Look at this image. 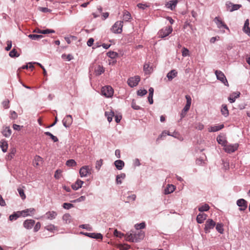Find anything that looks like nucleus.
I'll return each mask as SVG.
<instances>
[{
    "instance_id": "nucleus-1",
    "label": "nucleus",
    "mask_w": 250,
    "mask_h": 250,
    "mask_svg": "<svg viewBox=\"0 0 250 250\" xmlns=\"http://www.w3.org/2000/svg\"><path fill=\"white\" fill-rule=\"evenodd\" d=\"M125 236L126 241L136 243L141 241L144 238L145 233L142 230H131L127 232Z\"/></svg>"
},
{
    "instance_id": "nucleus-2",
    "label": "nucleus",
    "mask_w": 250,
    "mask_h": 250,
    "mask_svg": "<svg viewBox=\"0 0 250 250\" xmlns=\"http://www.w3.org/2000/svg\"><path fill=\"white\" fill-rule=\"evenodd\" d=\"M214 22L215 23L218 28H219L222 33H224L225 31L223 30V28L227 29L229 32L230 30L227 25L219 17H216L214 20Z\"/></svg>"
},
{
    "instance_id": "nucleus-3",
    "label": "nucleus",
    "mask_w": 250,
    "mask_h": 250,
    "mask_svg": "<svg viewBox=\"0 0 250 250\" xmlns=\"http://www.w3.org/2000/svg\"><path fill=\"white\" fill-rule=\"evenodd\" d=\"M114 93V90L111 86L107 85L101 89V94L106 98H111Z\"/></svg>"
},
{
    "instance_id": "nucleus-4",
    "label": "nucleus",
    "mask_w": 250,
    "mask_h": 250,
    "mask_svg": "<svg viewBox=\"0 0 250 250\" xmlns=\"http://www.w3.org/2000/svg\"><path fill=\"white\" fill-rule=\"evenodd\" d=\"M123 26V21H116L111 28L112 32L116 34H119L122 32Z\"/></svg>"
},
{
    "instance_id": "nucleus-5",
    "label": "nucleus",
    "mask_w": 250,
    "mask_h": 250,
    "mask_svg": "<svg viewBox=\"0 0 250 250\" xmlns=\"http://www.w3.org/2000/svg\"><path fill=\"white\" fill-rule=\"evenodd\" d=\"M92 168L89 166H83L79 170L80 175L81 177H85L91 174Z\"/></svg>"
},
{
    "instance_id": "nucleus-6",
    "label": "nucleus",
    "mask_w": 250,
    "mask_h": 250,
    "mask_svg": "<svg viewBox=\"0 0 250 250\" xmlns=\"http://www.w3.org/2000/svg\"><path fill=\"white\" fill-rule=\"evenodd\" d=\"M216 225L215 222L211 219H208L205 224L204 230L206 233L210 232L211 229H213Z\"/></svg>"
},
{
    "instance_id": "nucleus-7",
    "label": "nucleus",
    "mask_w": 250,
    "mask_h": 250,
    "mask_svg": "<svg viewBox=\"0 0 250 250\" xmlns=\"http://www.w3.org/2000/svg\"><path fill=\"white\" fill-rule=\"evenodd\" d=\"M215 74L217 79L220 81L225 85L229 86V84L224 74L220 70H215Z\"/></svg>"
},
{
    "instance_id": "nucleus-8",
    "label": "nucleus",
    "mask_w": 250,
    "mask_h": 250,
    "mask_svg": "<svg viewBox=\"0 0 250 250\" xmlns=\"http://www.w3.org/2000/svg\"><path fill=\"white\" fill-rule=\"evenodd\" d=\"M238 147V144H228L227 143L224 147V149L225 152L230 153L236 151Z\"/></svg>"
},
{
    "instance_id": "nucleus-9",
    "label": "nucleus",
    "mask_w": 250,
    "mask_h": 250,
    "mask_svg": "<svg viewBox=\"0 0 250 250\" xmlns=\"http://www.w3.org/2000/svg\"><path fill=\"white\" fill-rule=\"evenodd\" d=\"M140 81V77L139 76H135L129 78L127 80V83L131 87H134L137 86Z\"/></svg>"
},
{
    "instance_id": "nucleus-10",
    "label": "nucleus",
    "mask_w": 250,
    "mask_h": 250,
    "mask_svg": "<svg viewBox=\"0 0 250 250\" xmlns=\"http://www.w3.org/2000/svg\"><path fill=\"white\" fill-rule=\"evenodd\" d=\"M226 6L227 10L231 12L237 10L242 7L241 4H233L230 1H227Z\"/></svg>"
},
{
    "instance_id": "nucleus-11",
    "label": "nucleus",
    "mask_w": 250,
    "mask_h": 250,
    "mask_svg": "<svg viewBox=\"0 0 250 250\" xmlns=\"http://www.w3.org/2000/svg\"><path fill=\"white\" fill-rule=\"evenodd\" d=\"M172 31V28L171 26H167L161 30L159 32V35L161 38H164L169 35Z\"/></svg>"
},
{
    "instance_id": "nucleus-12",
    "label": "nucleus",
    "mask_w": 250,
    "mask_h": 250,
    "mask_svg": "<svg viewBox=\"0 0 250 250\" xmlns=\"http://www.w3.org/2000/svg\"><path fill=\"white\" fill-rule=\"evenodd\" d=\"M237 205L239 207L240 211H244L247 208V202L244 199H238L236 202Z\"/></svg>"
},
{
    "instance_id": "nucleus-13",
    "label": "nucleus",
    "mask_w": 250,
    "mask_h": 250,
    "mask_svg": "<svg viewBox=\"0 0 250 250\" xmlns=\"http://www.w3.org/2000/svg\"><path fill=\"white\" fill-rule=\"evenodd\" d=\"M62 124L65 127H69L73 122L72 116L70 115H66L62 120Z\"/></svg>"
},
{
    "instance_id": "nucleus-14",
    "label": "nucleus",
    "mask_w": 250,
    "mask_h": 250,
    "mask_svg": "<svg viewBox=\"0 0 250 250\" xmlns=\"http://www.w3.org/2000/svg\"><path fill=\"white\" fill-rule=\"evenodd\" d=\"M35 209L34 208H29L26 209L19 211V214H21L23 217L31 216L34 214Z\"/></svg>"
},
{
    "instance_id": "nucleus-15",
    "label": "nucleus",
    "mask_w": 250,
    "mask_h": 250,
    "mask_svg": "<svg viewBox=\"0 0 250 250\" xmlns=\"http://www.w3.org/2000/svg\"><path fill=\"white\" fill-rule=\"evenodd\" d=\"M166 134L177 138L181 141L183 140V138L177 132H174L172 134H170L169 132L167 133L166 131H164L162 132L159 137L162 138L163 136H166Z\"/></svg>"
},
{
    "instance_id": "nucleus-16",
    "label": "nucleus",
    "mask_w": 250,
    "mask_h": 250,
    "mask_svg": "<svg viewBox=\"0 0 250 250\" xmlns=\"http://www.w3.org/2000/svg\"><path fill=\"white\" fill-rule=\"evenodd\" d=\"M35 223V222L34 220L27 219L24 221L23 225L26 229H29L32 228Z\"/></svg>"
},
{
    "instance_id": "nucleus-17",
    "label": "nucleus",
    "mask_w": 250,
    "mask_h": 250,
    "mask_svg": "<svg viewBox=\"0 0 250 250\" xmlns=\"http://www.w3.org/2000/svg\"><path fill=\"white\" fill-rule=\"evenodd\" d=\"M249 20L247 19L245 21V23L243 28V30L246 34H247L249 37H250V28L249 27Z\"/></svg>"
},
{
    "instance_id": "nucleus-18",
    "label": "nucleus",
    "mask_w": 250,
    "mask_h": 250,
    "mask_svg": "<svg viewBox=\"0 0 250 250\" xmlns=\"http://www.w3.org/2000/svg\"><path fill=\"white\" fill-rule=\"evenodd\" d=\"M178 74L177 71L173 69L170 71L167 75V77L168 78V81H171L173 79L177 77Z\"/></svg>"
},
{
    "instance_id": "nucleus-19",
    "label": "nucleus",
    "mask_w": 250,
    "mask_h": 250,
    "mask_svg": "<svg viewBox=\"0 0 250 250\" xmlns=\"http://www.w3.org/2000/svg\"><path fill=\"white\" fill-rule=\"evenodd\" d=\"M207 215L204 213H199L196 217V221L198 223L202 224L206 219Z\"/></svg>"
},
{
    "instance_id": "nucleus-20",
    "label": "nucleus",
    "mask_w": 250,
    "mask_h": 250,
    "mask_svg": "<svg viewBox=\"0 0 250 250\" xmlns=\"http://www.w3.org/2000/svg\"><path fill=\"white\" fill-rule=\"evenodd\" d=\"M240 93L239 92H233L228 98V100L230 103H234L236 99L240 97Z\"/></svg>"
},
{
    "instance_id": "nucleus-21",
    "label": "nucleus",
    "mask_w": 250,
    "mask_h": 250,
    "mask_svg": "<svg viewBox=\"0 0 250 250\" xmlns=\"http://www.w3.org/2000/svg\"><path fill=\"white\" fill-rule=\"evenodd\" d=\"M178 0H170L166 4V7L170 10H173L177 5Z\"/></svg>"
},
{
    "instance_id": "nucleus-22",
    "label": "nucleus",
    "mask_w": 250,
    "mask_h": 250,
    "mask_svg": "<svg viewBox=\"0 0 250 250\" xmlns=\"http://www.w3.org/2000/svg\"><path fill=\"white\" fill-rule=\"evenodd\" d=\"M45 215L46 216V218L48 220H53L54 219L57 215V213L55 211H49L47 212Z\"/></svg>"
},
{
    "instance_id": "nucleus-23",
    "label": "nucleus",
    "mask_w": 250,
    "mask_h": 250,
    "mask_svg": "<svg viewBox=\"0 0 250 250\" xmlns=\"http://www.w3.org/2000/svg\"><path fill=\"white\" fill-rule=\"evenodd\" d=\"M83 184V182L80 179H78L76 182L72 185V188L76 190L79 188H81Z\"/></svg>"
},
{
    "instance_id": "nucleus-24",
    "label": "nucleus",
    "mask_w": 250,
    "mask_h": 250,
    "mask_svg": "<svg viewBox=\"0 0 250 250\" xmlns=\"http://www.w3.org/2000/svg\"><path fill=\"white\" fill-rule=\"evenodd\" d=\"M224 127L223 124H221L218 125H214L212 126H210L208 128V130L209 132H216L218 131L221 129H222Z\"/></svg>"
},
{
    "instance_id": "nucleus-25",
    "label": "nucleus",
    "mask_w": 250,
    "mask_h": 250,
    "mask_svg": "<svg viewBox=\"0 0 250 250\" xmlns=\"http://www.w3.org/2000/svg\"><path fill=\"white\" fill-rule=\"evenodd\" d=\"M114 165L117 169L121 170L125 166V163L121 160H118L114 162Z\"/></svg>"
},
{
    "instance_id": "nucleus-26",
    "label": "nucleus",
    "mask_w": 250,
    "mask_h": 250,
    "mask_svg": "<svg viewBox=\"0 0 250 250\" xmlns=\"http://www.w3.org/2000/svg\"><path fill=\"white\" fill-rule=\"evenodd\" d=\"M175 188V187L172 185H167V188L164 190V193L165 194H168L173 192Z\"/></svg>"
},
{
    "instance_id": "nucleus-27",
    "label": "nucleus",
    "mask_w": 250,
    "mask_h": 250,
    "mask_svg": "<svg viewBox=\"0 0 250 250\" xmlns=\"http://www.w3.org/2000/svg\"><path fill=\"white\" fill-rule=\"evenodd\" d=\"M143 69L146 74H149L153 71L152 67H150L148 63L144 64Z\"/></svg>"
},
{
    "instance_id": "nucleus-28",
    "label": "nucleus",
    "mask_w": 250,
    "mask_h": 250,
    "mask_svg": "<svg viewBox=\"0 0 250 250\" xmlns=\"http://www.w3.org/2000/svg\"><path fill=\"white\" fill-rule=\"evenodd\" d=\"M132 19L131 14L126 10L123 12V21H128Z\"/></svg>"
},
{
    "instance_id": "nucleus-29",
    "label": "nucleus",
    "mask_w": 250,
    "mask_h": 250,
    "mask_svg": "<svg viewBox=\"0 0 250 250\" xmlns=\"http://www.w3.org/2000/svg\"><path fill=\"white\" fill-rule=\"evenodd\" d=\"M0 147L3 152H6L8 148L7 142L4 140H1L0 142Z\"/></svg>"
},
{
    "instance_id": "nucleus-30",
    "label": "nucleus",
    "mask_w": 250,
    "mask_h": 250,
    "mask_svg": "<svg viewBox=\"0 0 250 250\" xmlns=\"http://www.w3.org/2000/svg\"><path fill=\"white\" fill-rule=\"evenodd\" d=\"M217 141L219 144L221 145L224 147L227 143V141L226 140V139L225 138H224L223 136H220V135H219L217 137Z\"/></svg>"
},
{
    "instance_id": "nucleus-31",
    "label": "nucleus",
    "mask_w": 250,
    "mask_h": 250,
    "mask_svg": "<svg viewBox=\"0 0 250 250\" xmlns=\"http://www.w3.org/2000/svg\"><path fill=\"white\" fill-rule=\"evenodd\" d=\"M221 112L222 114L225 117H227L229 114V110L228 109L227 106L226 104H223L222 106V108L221 109Z\"/></svg>"
},
{
    "instance_id": "nucleus-32",
    "label": "nucleus",
    "mask_w": 250,
    "mask_h": 250,
    "mask_svg": "<svg viewBox=\"0 0 250 250\" xmlns=\"http://www.w3.org/2000/svg\"><path fill=\"white\" fill-rule=\"evenodd\" d=\"M3 135L6 137H9L11 134V130L9 127H5L2 130Z\"/></svg>"
},
{
    "instance_id": "nucleus-33",
    "label": "nucleus",
    "mask_w": 250,
    "mask_h": 250,
    "mask_svg": "<svg viewBox=\"0 0 250 250\" xmlns=\"http://www.w3.org/2000/svg\"><path fill=\"white\" fill-rule=\"evenodd\" d=\"M105 116L107 117L108 121L110 123L112 121L113 117L114 116V112L112 111L110 112L106 111L105 112Z\"/></svg>"
},
{
    "instance_id": "nucleus-34",
    "label": "nucleus",
    "mask_w": 250,
    "mask_h": 250,
    "mask_svg": "<svg viewBox=\"0 0 250 250\" xmlns=\"http://www.w3.org/2000/svg\"><path fill=\"white\" fill-rule=\"evenodd\" d=\"M125 177V173H121L119 175H117L116 176V183L117 184H122V182L121 181V179H124Z\"/></svg>"
},
{
    "instance_id": "nucleus-35",
    "label": "nucleus",
    "mask_w": 250,
    "mask_h": 250,
    "mask_svg": "<svg viewBox=\"0 0 250 250\" xmlns=\"http://www.w3.org/2000/svg\"><path fill=\"white\" fill-rule=\"evenodd\" d=\"M16 153V149L14 147L10 149V153L7 156V158H6L7 159L11 160L14 157Z\"/></svg>"
},
{
    "instance_id": "nucleus-36",
    "label": "nucleus",
    "mask_w": 250,
    "mask_h": 250,
    "mask_svg": "<svg viewBox=\"0 0 250 250\" xmlns=\"http://www.w3.org/2000/svg\"><path fill=\"white\" fill-rule=\"evenodd\" d=\"M216 230L219 232L220 234H223L224 233V228H223V224L222 223H217L215 225Z\"/></svg>"
},
{
    "instance_id": "nucleus-37",
    "label": "nucleus",
    "mask_w": 250,
    "mask_h": 250,
    "mask_svg": "<svg viewBox=\"0 0 250 250\" xmlns=\"http://www.w3.org/2000/svg\"><path fill=\"white\" fill-rule=\"evenodd\" d=\"M104 67L101 65H98V67L95 69V73L96 75H100L104 73Z\"/></svg>"
},
{
    "instance_id": "nucleus-38",
    "label": "nucleus",
    "mask_w": 250,
    "mask_h": 250,
    "mask_svg": "<svg viewBox=\"0 0 250 250\" xmlns=\"http://www.w3.org/2000/svg\"><path fill=\"white\" fill-rule=\"evenodd\" d=\"M62 219L66 224H68L71 221V216L69 214L66 213L63 215Z\"/></svg>"
},
{
    "instance_id": "nucleus-39",
    "label": "nucleus",
    "mask_w": 250,
    "mask_h": 250,
    "mask_svg": "<svg viewBox=\"0 0 250 250\" xmlns=\"http://www.w3.org/2000/svg\"><path fill=\"white\" fill-rule=\"evenodd\" d=\"M209 206L208 204H205L204 205L199 207L198 210L200 212L207 211L209 209Z\"/></svg>"
},
{
    "instance_id": "nucleus-40",
    "label": "nucleus",
    "mask_w": 250,
    "mask_h": 250,
    "mask_svg": "<svg viewBox=\"0 0 250 250\" xmlns=\"http://www.w3.org/2000/svg\"><path fill=\"white\" fill-rule=\"evenodd\" d=\"M42 161V158L39 156H36L33 161L34 166L37 167L39 165V163Z\"/></svg>"
},
{
    "instance_id": "nucleus-41",
    "label": "nucleus",
    "mask_w": 250,
    "mask_h": 250,
    "mask_svg": "<svg viewBox=\"0 0 250 250\" xmlns=\"http://www.w3.org/2000/svg\"><path fill=\"white\" fill-rule=\"evenodd\" d=\"M22 216L21 214H19V211L14 213L9 216V220L10 221L15 220L18 219L20 216Z\"/></svg>"
},
{
    "instance_id": "nucleus-42",
    "label": "nucleus",
    "mask_w": 250,
    "mask_h": 250,
    "mask_svg": "<svg viewBox=\"0 0 250 250\" xmlns=\"http://www.w3.org/2000/svg\"><path fill=\"white\" fill-rule=\"evenodd\" d=\"M150 6V4L147 3H139L137 4V7L141 9L142 10H145L146 8L149 7Z\"/></svg>"
},
{
    "instance_id": "nucleus-43",
    "label": "nucleus",
    "mask_w": 250,
    "mask_h": 250,
    "mask_svg": "<svg viewBox=\"0 0 250 250\" xmlns=\"http://www.w3.org/2000/svg\"><path fill=\"white\" fill-rule=\"evenodd\" d=\"M28 37L33 40H39L42 39L43 36L41 35L30 34L28 35Z\"/></svg>"
},
{
    "instance_id": "nucleus-44",
    "label": "nucleus",
    "mask_w": 250,
    "mask_h": 250,
    "mask_svg": "<svg viewBox=\"0 0 250 250\" xmlns=\"http://www.w3.org/2000/svg\"><path fill=\"white\" fill-rule=\"evenodd\" d=\"M66 165L68 167H73L77 165V163L73 159H70L66 161Z\"/></svg>"
},
{
    "instance_id": "nucleus-45",
    "label": "nucleus",
    "mask_w": 250,
    "mask_h": 250,
    "mask_svg": "<svg viewBox=\"0 0 250 250\" xmlns=\"http://www.w3.org/2000/svg\"><path fill=\"white\" fill-rule=\"evenodd\" d=\"M45 229L50 232H54V230H57V227L52 224L46 226L45 227Z\"/></svg>"
},
{
    "instance_id": "nucleus-46",
    "label": "nucleus",
    "mask_w": 250,
    "mask_h": 250,
    "mask_svg": "<svg viewBox=\"0 0 250 250\" xmlns=\"http://www.w3.org/2000/svg\"><path fill=\"white\" fill-rule=\"evenodd\" d=\"M44 134L46 135L49 136L51 138V139L54 142H57L58 141V138L56 136L53 135L50 132H48V131L45 132Z\"/></svg>"
},
{
    "instance_id": "nucleus-47",
    "label": "nucleus",
    "mask_w": 250,
    "mask_h": 250,
    "mask_svg": "<svg viewBox=\"0 0 250 250\" xmlns=\"http://www.w3.org/2000/svg\"><path fill=\"white\" fill-rule=\"evenodd\" d=\"M134 227L136 229L140 230L139 229H143L145 228L146 224L145 222H142L140 224H136L135 225Z\"/></svg>"
},
{
    "instance_id": "nucleus-48",
    "label": "nucleus",
    "mask_w": 250,
    "mask_h": 250,
    "mask_svg": "<svg viewBox=\"0 0 250 250\" xmlns=\"http://www.w3.org/2000/svg\"><path fill=\"white\" fill-rule=\"evenodd\" d=\"M118 55V53L114 51H109L107 53V56L111 59L116 58Z\"/></svg>"
},
{
    "instance_id": "nucleus-49",
    "label": "nucleus",
    "mask_w": 250,
    "mask_h": 250,
    "mask_svg": "<svg viewBox=\"0 0 250 250\" xmlns=\"http://www.w3.org/2000/svg\"><path fill=\"white\" fill-rule=\"evenodd\" d=\"M103 161L101 159L96 161L95 168L98 171L100 169L102 166L103 165Z\"/></svg>"
},
{
    "instance_id": "nucleus-50",
    "label": "nucleus",
    "mask_w": 250,
    "mask_h": 250,
    "mask_svg": "<svg viewBox=\"0 0 250 250\" xmlns=\"http://www.w3.org/2000/svg\"><path fill=\"white\" fill-rule=\"evenodd\" d=\"M9 56L13 58V57H18L19 56V54L18 53L17 51L15 49H13L10 52H9Z\"/></svg>"
},
{
    "instance_id": "nucleus-51",
    "label": "nucleus",
    "mask_w": 250,
    "mask_h": 250,
    "mask_svg": "<svg viewBox=\"0 0 250 250\" xmlns=\"http://www.w3.org/2000/svg\"><path fill=\"white\" fill-rule=\"evenodd\" d=\"M18 191L20 194V196H21V199L22 200H24L26 198V195L25 194H24V190L23 189H22L21 188H18Z\"/></svg>"
},
{
    "instance_id": "nucleus-52",
    "label": "nucleus",
    "mask_w": 250,
    "mask_h": 250,
    "mask_svg": "<svg viewBox=\"0 0 250 250\" xmlns=\"http://www.w3.org/2000/svg\"><path fill=\"white\" fill-rule=\"evenodd\" d=\"M182 54L183 57H187L189 56V51L186 47H183L182 50Z\"/></svg>"
},
{
    "instance_id": "nucleus-53",
    "label": "nucleus",
    "mask_w": 250,
    "mask_h": 250,
    "mask_svg": "<svg viewBox=\"0 0 250 250\" xmlns=\"http://www.w3.org/2000/svg\"><path fill=\"white\" fill-rule=\"evenodd\" d=\"M62 171L60 169H57L55 173L54 177L56 179H59L62 176Z\"/></svg>"
},
{
    "instance_id": "nucleus-54",
    "label": "nucleus",
    "mask_w": 250,
    "mask_h": 250,
    "mask_svg": "<svg viewBox=\"0 0 250 250\" xmlns=\"http://www.w3.org/2000/svg\"><path fill=\"white\" fill-rule=\"evenodd\" d=\"M147 90L146 89H139L137 91V95L140 96H143L146 94Z\"/></svg>"
},
{
    "instance_id": "nucleus-55",
    "label": "nucleus",
    "mask_w": 250,
    "mask_h": 250,
    "mask_svg": "<svg viewBox=\"0 0 250 250\" xmlns=\"http://www.w3.org/2000/svg\"><path fill=\"white\" fill-rule=\"evenodd\" d=\"M119 248L121 250H127L130 248V246L127 244H121L119 246Z\"/></svg>"
},
{
    "instance_id": "nucleus-56",
    "label": "nucleus",
    "mask_w": 250,
    "mask_h": 250,
    "mask_svg": "<svg viewBox=\"0 0 250 250\" xmlns=\"http://www.w3.org/2000/svg\"><path fill=\"white\" fill-rule=\"evenodd\" d=\"M80 227L87 230H92V227L88 224H83L80 226Z\"/></svg>"
},
{
    "instance_id": "nucleus-57",
    "label": "nucleus",
    "mask_w": 250,
    "mask_h": 250,
    "mask_svg": "<svg viewBox=\"0 0 250 250\" xmlns=\"http://www.w3.org/2000/svg\"><path fill=\"white\" fill-rule=\"evenodd\" d=\"M62 206L64 208L68 209L73 207V205L69 203H64L63 204Z\"/></svg>"
},
{
    "instance_id": "nucleus-58",
    "label": "nucleus",
    "mask_w": 250,
    "mask_h": 250,
    "mask_svg": "<svg viewBox=\"0 0 250 250\" xmlns=\"http://www.w3.org/2000/svg\"><path fill=\"white\" fill-rule=\"evenodd\" d=\"M185 98H186V102H187L186 105H188V106H190L191 103V97L189 95H186Z\"/></svg>"
},
{
    "instance_id": "nucleus-59",
    "label": "nucleus",
    "mask_w": 250,
    "mask_h": 250,
    "mask_svg": "<svg viewBox=\"0 0 250 250\" xmlns=\"http://www.w3.org/2000/svg\"><path fill=\"white\" fill-rule=\"evenodd\" d=\"M114 235L117 237H118L119 238H122L125 235L124 233H122L120 231H118L117 229H115L114 231Z\"/></svg>"
},
{
    "instance_id": "nucleus-60",
    "label": "nucleus",
    "mask_w": 250,
    "mask_h": 250,
    "mask_svg": "<svg viewBox=\"0 0 250 250\" xmlns=\"http://www.w3.org/2000/svg\"><path fill=\"white\" fill-rule=\"evenodd\" d=\"M92 238L102 240L103 239V235L100 233H94V235Z\"/></svg>"
},
{
    "instance_id": "nucleus-61",
    "label": "nucleus",
    "mask_w": 250,
    "mask_h": 250,
    "mask_svg": "<svg viewBox=\"0 0 250 250\" xmlns=\"http://www.w3.org/2000/svg\"><path fill=\"white\" fill-rule=\"evenodd\" d=\"M136 195L135 194H132L127 197V202H129L130 201H134L136 199Z\"/></svg>"
},
{
    "instance_id": "nucleus-62",
    "label": "nucleus",
    "mask_w": 250,
    "mask_h": 250,
    "mask_svg": "<svg viewBox=\"0 0 250 250\" xmlns=\"http://www.w3.org/2000/svg\"><path fill=\"white\" fill-rule=\"evenodd\" d=\"M195 128L199 130H202L204 129V125L202 123H198L196 124Z\"/></svg>"
},
{
    "instance_id": "nucleus-63",
    "label": "nucleus",
    "mask_w": 250,
    "mask_h": 250,
    "mask_svg": "<svg viewBox=\"0 0 250 250\" xmlns=\"http://www.w3.org/2000/svg\"><path fill=\"white\" fill-rule=\"evenodd\" d=\"M7 46L5 47V50L6 51H9L11 49L12 47V42L11 41H7L6 42Z\"/></svg>"
},
{
    "instance_id": "nucleus-64",
    "label": "nucleus",
    "mask_w": 250,
    "mask_h": 250,
    "mask_svg": "<svg viewBox=\"0 0 250 250\" xmlns=\"http://www.w3.org/2000/svg\"><path fill=\"white\" fill-rule=\"evenodd\" d=\"M2 104L4 108H8L9 107V101L8 100L4 101Z\"/></svg>"
}]
</instances>
